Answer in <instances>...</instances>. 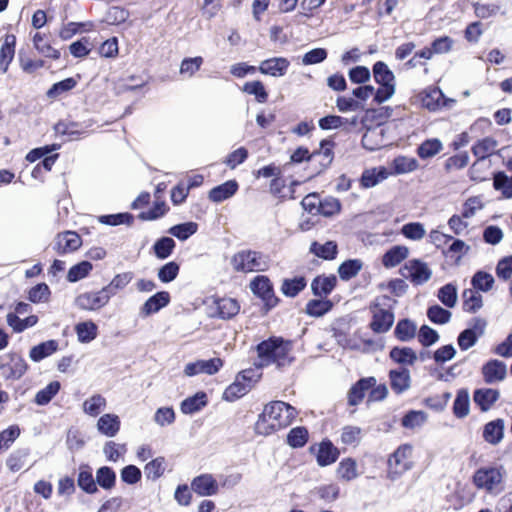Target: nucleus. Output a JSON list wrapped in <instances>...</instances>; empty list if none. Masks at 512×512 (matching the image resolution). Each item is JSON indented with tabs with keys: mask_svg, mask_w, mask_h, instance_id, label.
Here are the masks:
<instances>
[{
	"mask_svg": "<svg viewBox=\"0 0 512 512\" xmlns=\"http://www.w3.org/2000/svg\"><path fill=\"white\" fill-rule=\"evenodd\" d=\"M165 469L166 462L164 457H157L145 465L144 473L147 479L155 481L164 474Z\"/></svg>",
	"mask_w": 512,
	"mask_h": 512,
	"instance_id": "864d4df0",
	"label": "nucleus"
},
{
	"mask_svg": "<svg viewBox=\"0 0 512 512\" xmlns=\"http://www.w3.org/2000/svg\"><path fill=\"white\" fill-rule=\"evenodd\" d=\"M231 266L234 271L242 273L265 271L269 258L259 251L242 250L232 256Z\"/></svg>",
	"mask_w": 512,
	"mask_h": 512,
	"instance_id": "20e7f679",
	"label": "nucleus"
},
{
	"mask_svg": "<svg viewBox=\"0 0 512 512\" xmlns=\"http://www.w3.org/2000/svg\"><path fill=\"white\" fill-rule=\"evenodd\" d=\"M416 330L417 327L412 321L404 319L397 323L394 333L399 340L408 341L415 336Z\"/></svg>",
	"mask_w": 512,
	"mask_h": 512,
	"instance_id": "e2e57ef3",
	"label": "nucleus"
},
{
	"mask_svg": "<svg viewBox=\"0 0 512 512\" xmlns=\"http://www.w3.org/2000/svg\"><path fill=\"white\" fill-rule=\"evenodd\" d=\"M294 407L283 401H273L267 404L255 423V432L267 436L289 426L296 417Z\"/></svg>",
	"mask_w": 512,
	"mask_h": 512,
	"instance_id": "f257e3e1",
	"label": "nucleus"
},
{
	"mask_svg": "<svg viewBox=\"0 0 512 512\" xmlns=\"http://www.w3.org/2000/svg\"><path fill=\"white\" fill-rule=\"evenodd\" d=\"M242 90L247 94L254 95L259 103H265L268 99V93L261 81L246 82Z\"/></svg>",
	"mask_w": 512,
	"mask_h": 512,
	"instance_id": "338daca9",
	"label": "nucleus"
},
{
	"mask_svg": "<svg viewBox=\"0 0 512 512\" xmlns=\"http://www.w3.org/2000/svg\"><path fill=\"white\" fill-rule=\"evenodd\" d=\"M376 384L374 377L360 379L349 391L348 402L350 405H358L364 398L366 392Z\"/></svg>",
	"mask_w": 512,
	"mask_h": 512,
	"instance_id": "b1692460",
	"label": "nucleus"
},
{
	"mask_svg": "<svg viewBox=\"0 0 512 512\" xmlns=\"http://www.w3.org/2000/svg\"><path fill=\"white\" fill-rule=\"evenodd\" d=\"M77 484L87 494H96L99 491L92 468L87 464L79 467Z\"/></svg>",
	"mask_w": 512,
	"mask_h": 512,
	"instance_id": "a878e982",
	"label": "nucleus"
},
{
	"mask_svg": "<svg viewBox=\"0 0 512 512\" xmlns=\"http://www.w3.org/2000/svg\"><path fill=\"white\" fill-rule=\"evenodd\" d=\"M29 455L28 449H19L9 455L6 460V465L11 472H18L26 463Z\"/></svg>",
	"mask_w": 512,
	"mask_h": 512,
	"instance_id": "052dcab7",
	"label": "nucleus"
},
{
	"mask_svg": "<svg viewBox=\"0 0 512 512\" xmlns=\"http://www.w3.org/2000/svg\"><path fill=\"white\" fill-rule=\"evenodd\" d=\"M385 130L380 125L373 128H368L362 137V145L365 149L374 151L385 146L386 140L384 138Z\"/></svg>",
	"mask_w": 512,
	"mask_h": 512,
	"instance_id": "6ab92c4d",
	"label": "nucleus"
},
{
	"mask_svg": "<svg viewBox=\"0 0 512 512\" xmlns=\"http://www.w3.org/2000/svg\"><path fill=\"white\" fill-rule=\"evenodd\" d=\"M191 489L198 496H213L218 492V483L211 474H201L191 482Z\"/></svg>",
	"mask_w": 512,
	"mask_h": 512,
	"instance_id": "ddd939ff",
	"label": "nucleus"
},
{
	"mask_svg": "<svg viewBox=\"0 0 512 512\" xmlns=\"http://www.w3.org/2000/svg\"><path fill=\"white\" fill-rule=\"evenodd\" d=\"M60 382L52 381L45 388L39 390L35 395V403L38 405L48 404L60 390Z\"/></svg>",
	"mask_w": 512,
	"mask_h": 512,
	"instance_id": "4d7b16f0",
	"label": "nucleus"
},
{
	"mask_svg": "<svg viewBox=\"0 0 512 512\" xmlns=\"http://www.w3.org/2000/svg\"><path fill=\"white\" fill-rule=\"evenodd\" d=\"M409 250L406 246L396 245L386 251L382 256V264L385 268H393L408 257Z\"/></svg>",
	"mask_w": 512,
	"mask_h": 512,
	"instance_id": "c756f323",
	"label": "nucleus"
},
{
	"mask_svg": "<svg viewBox=\"0 0 512 512\" xmlns=\"http://www.w3.org/2000/svg\"><path fill=\"white\" fill-rule=\"evenodd\" d=\"M50 288L46 283H39L28 291V300L32 303H46L50 298Z\"/></svg>",
	"mask_w": 512,
	"mask_h": 512,
	"instance_id": "680f3d73",
	"label": "nucleus"
},
{
	"mask_svg": "<svg viewBox=\"0 0 512 512\" xmlns=\"http://www.w3.org/2000/svg\"><path fill=\"white\" fill-rule=\"evenodd\" d=\"M292 342L281 337H271L257 345V367H267L276 364L278 367L290 365L294 360L292 356Z\"/></svg>",
	"mask_w": 512,
	"mask_h": 512,
	"instance_id": "f03ea898",
	"label": "nucleus"
},
{
	"mask_svg": "<svg viewBox=\"0 0 512 512\" xmlns=\"http://www.w3.org/2000/svg\"><path fill=\"white\" fill-rule=\"evenodd\" d=\"M390 357L397 363L412 365L417 360V355L411 348H398L395 347L390 351Z\"/></svg>",
	"mask_w": 512,
	"mask_h": 512,
	"instance_id": "6e6d98bb",
	"label": "nucleus"
},
{
	"mask_svg": "<svg viewBox=\"0 0 512 512\" xmlns=\"http://www.w3.org/2000/svg\"><path fill=\"white\" fill-rule=\"evenodd\" d=\"M463 297V309L467 312H476L478 311L482 305V295L473 289H467L462 294Z\"/></svg>",
	"mask_w": 512,
	"mask_h": 512,
	"instance_id": "603ef678",
	"label": "nucleus"
},
{
	"mask_svg": "<svg viewBox=\"0 0 512 512\" xmlns=\"http://www.w3.org/2000/svg\"><path fill=\"white\" fill-rule=\"evenodd\" d=\"M95 480L97 487L110 491L116 485V473L112 468L102 466L96 471Z\"/></svg>",
	"mask_w": 512,
	"mask_h": 512,
	"instance_id": "4c0bfd02",
	"label": "nucleus"
},
{
	"mask_svg": "<svg viewBox=\"0 0 512 512\" xmlns=\"http://www.w3.org/2000/svg\"><path fill=\"white\" fill-rule=\"evenodd\" d=\"M197 230H198V224L190 221V222H185L182 224L172 226L168 230V233L181 241H185L190 236L194 235L197 232Z\"/></svg>",
	"mask_w": 512,
	"mask_h": 512,
	"instance_id": "5fc2aeb1",
	"label": "nucleus"
},
{
	"mask_svg": "<svg viewBox=\"0 0 512 512\" xmlns=\"http://www.w3.org/2000/svg\"><path fill=\"white\" fill-rule=\"evenodd\" d=\"M59 347L56 340H48L38 345L33 346L29 351V358L33 362H40L43 359L53 355Z\"/></svg>",
	"mask_w": 512,
	"mask_h": 512,
	"instance_id": "7c9ffc66",
	"label": "nucleus"
},
{
	"mask_svg": "<svg viewBox=\"0 0 512 512\" xmlns=\"http://www.w3.org/2000/svg\"><path fill=\"white\" fill-rule=\"evenodd\" d=\"M413 447L403 444L390 456L388 460L390 474L400 475L412 467Z\"/></svg>",
	"mask_w": 512,
	"mask_h": 512,
	"instance_id": "0eeeda50",
	"label": "nucleus"
},
{
	"mask_svg": "<svg viewBox=\"0 0 512 512\" xmlns=\"http://www.w3.org/2000/svg\"><path fill=\"white\" fill-rule=\"evenodd\" d=\"M120 418L116 414L106 413L99 417L96 428L97 431L106 437H115L120 431Z\"/></svg>",
	"mask_w": 512,
	"mask_h": 512,
	"instance_id": "2eb2a0df",
	"label": "nucleus"
},
{
	"mask_svg": "<svg viewBox=\"0 0 512 512\" xmlns=\"http://www.w3.org/2000/svg\"><path fill=\"white\" fill-rule=\"evenodd\" d=\"M310 252L325 260H332L337 254V244L334 241H327L324 244L313 242L310 246Z\"/></svg>",
	"mask_w": 512,
	"mask_h": 512,
	"instance_id": "49530a36",
	"label": "nucleus"
},
{
	"mask_svg": "<svg viewBox=\"0 0 512 512\" xmlns=\"http://www.w3.org/2000/svg\"><path fill=\"white\" fill-rule=\"evenodd\" d=\"M393 174H405L415 171L418 168V161L415 158L407 156L396 157L392 162Z\"/></svg>",
	"mask_w": 512,
	"mask_h": 512,
	"instance_id": "09e8293b",
	"label": "nucleus"
},
{
	"mask_svg": "<svg viewBox=\"0 0 512 512\" xmlns=\"http://www.w3.org/2000/svg\"><path fill=\"white\" fill-rule=\"evenodd\" d=\"M392 173L383 166L366 169L361 176V185L364 188H372L387 179Z\"/></svg>",
	"mask_w": 512,
	"mask_h": 512,
	"instance_id": "4be33fe9",
	"label": "nucleus"
},
{
	"mask_svg": "<svg viewBox=\"0 0 512 512\" xmlns=\"http://www.w3.org/2000/svg\"><path fill=\"white\" fill-rule=\"evenodd\" d=\"M434 363L430 366V375L438 380H446L448 369L445 367L448 361V345H444L433 353Z\"/></svg>",
	"mask_w": 512,
	"mask_h": 512,
	"instance_id": "4468645a",
	"label": "nucleus"
},
{
	"mask_svg": "<svg viewBox=\"0 0 512 512\" xmlns=\"http://www.w3.org/2000/svg\"><path fill=\"white\" fill-rule=\"evenodd\" d=\"M290 67V61L285 57H272L266 60H263L258 70L260 73L264 75H269L271 77H283L286 75L288 69Z\"/></svg>",
	"mask_w": 512,
	"mask_h": 512,
	"instance_id": "f8f14e48",
	"label": "nucleus"
},
{
	"mask_svg": "<svg viewBox=\"0 0 512 512\" xmlns=\"http://www.w3.org/2000/svg\"><path fill=\"white\" fill-rule=\"evenodd\" d=\"M401 275L415 285H421L431 277L428 266L420 260H409L400 269Z\"/></svg>",
	"mask_w": 512,
	"mask_h": 512,
	"instance_id": "6e6552de",
	"label": "nucleus"
},
{
	"mask_svg": "<svg viewBox=\"0 0 512 512\" xmlns=\"http://www.w3.org/2000/svg\"><path fill=\"white\" fill-rule=\"evenodd\" d=\"M497 146L498 143L495 139L486 137L473 145L472 152L477 159L486 161L489 156L495 153Z\"/></svg>",
	"mask_w": 512,
	"mask_h": 512,
	"instance_id": "473e14b6",
	"label": "nucleus"
},
{
	"mask_svg": "<svg viewBox=\"0 0 512 512\" xmlns=\"http://www.w3.org/2000/svg\"><path fill=\"white\" fill-rule=\"evenodd\" d=\"M421 102L428 110L435 111L446 104V99L439 88L430 87L422 93Z\"/></svg>",
	"mask_w": 512,
	"mask_h": 512,
	"instance_id": "c85d7f7f",
	"label": "nucleus"
},
{
	"mask_svg": "<svg viewBox=\"0 0 512 512\" xmlns=\"http://www.w3.org/2000/svg\"><path fill=\"white\" fill-rule=\"evenodd\" d=\"M106 405L107 401L104 396L101 394H93L83 402L82 409L86 415L97 417L105 410Z\"/></svg>",
	"mask_w": 512,
	"mask_h": 512,
	"instance_id": "72a5a7b5",
	"label": "nucleus"
},
{
	"mask_svg": "<svg viewBox=\"0 0 512 512\" xmlns=\"http://www.w3.org/2000/svg\"><path fill=\"white\" fill-rule=\"evenodd\" d=\"M336 474L340 480L350 482L358 478L362 472L358 469L357 461L351 457H347L339 462Z\"/></svg>",
	"mask_w": 512,
	"mask_h": 512,
	"instance_id": "5701e85b",
	"label": "nucleus"
},
{
	"mask_svg": "<svg viewBox=\"0 0 512 512\" xmlns=\"http://www.w3.org/2000/svg\"><path fill=\"white\" fill-rule=\"evenodd\" d=\"M373 77L378 85L396 84L393 72L382 61H377L373 65Z\"/></svg>",
	"mask_w": 512,
	"mask_h": 512,
	"instance_id": "a18cd8bd",
	"label": "nucleus"
},
{
	"mask_svg": "<svg viewBox=\"0 0 512 512\" xmlns=\"http://www.w3.org/2000/svg\"><path fill=\"white\" fill-rule=\"evenodd\" d=\"M394 322L392 312L375 307L373 310V320L370 324L372 330L376 333L387 332Z\"/></svg>",
	"mask_w": 512,
	"mask_h": 512,
	"instance_id": "412c9836",
	"label": "nucleus"
},
{
	"mask_svg": "<svg viewBox=\"0 0 512 512\" xmlns=\"http://www.w3.org/2000/svg\"><path fill=\"white\" fill-rule=\"evenodd\" d=\"M485 382L495 383L502 381L507 374V366L500 360H490L482 368Z\"/></svg>",
	"mask_w": 512,
	"mask_h": 512,
	"instance_id": "dca6fc26",
	"label": "nucleus"
},
{
	"mask_svg": "<svg viewBox=\"0 0 512 512\" xmlns=\"http://www.w3.org/2000/svg\"><path fill=\"white\" fill-rule=\"evenodd\" d=\"M16 37L6 34L0 47V72L6 73L15 55Z\"/></svg>",
	"mask_w": 512,
	"mask_h": 512,
	"instance_id": "f3484780",
	"label": "nucleus"
},
{
	"mask_svg": "<svg viewBox=\"0 0 512 512\" xmlns=\"http://www.w3.org/2000/svg\"><path fill=\"white\" fill-rule=\"evenodd\" d=\"M132 279L133 273L131 272L119 273L115 275L113 279L110 281V283L104 286L103 289L111 299L114 295H116L118 290L124 289L131 282Z\"/></svg>",
	"mask_w": 512,
	"mask_h": 512,
	"instance_id": "c03bdc74",
	"label": "nucleus"
},
{
	"mask_svg": "<svg viewBox=\"0 0 512 512\" xmlns=\"http://www.w3.org/2000/svg\"><path fill=\"white\" fill-rule=\"evenodd\" d=\"M76 84L77 82L74 78H66L53 84L51 88L46 92V96L52 100L59 99L64 94L72 90Z\"/></svg>",
	"mask_w": 512,
	"mask_h": 512,
	"instance_id": "3c124183",
	"label": "nucleus"
},
{
	"mask_svg": "<svg viewBox=\"0 0 512 512\" xmlns=\"http://www.w3.org/2000/svg\"><path fill=\"white\" fill-rule=\"evenodd\" d=\"M363 263L359 259H351L343 262L338 269L339 276L342 280H349L355 277L362 269Z\"/></svg>",
	"mask_w": 512,
	"mask_h": 512,
	"instance_id": "13d9d810",
	"label": "nucleus"
},
{
	"mask_svg": "<svg viewBox=\"0 0 512 512\" xmlns=\"http://www.w3.org/2000/svg\"><path fill=\"white\" fill-rule=\"evenodd\" d=\"M390 385L396 394H402L410 388V372L406 368H398L389 372Z\"/></svg>",
	"mask_w": 512,
	"mask_h": 512,
	"instance_id": "aec40b11",
	"label": "nucleus"
},
{
	"mask_svg": "<svg viewBox=\"0 0 512 512\" xmlns=\"http://www.w3.org/2000/svg\"><path fill=\"white\" fill-rule=\"evenodd\" d=\"M337 279L335 276H318L316 277L312 284L311 288L316 296H327L332 292L336 285Z\"/></svg>",
	"mask_w": 512,
	"mask_h": 512,
	"instance_id": "58836bf2",
	"label": "nucleus"
},
{
	"mask_svg": "<svg viewBox=\"0 0 512 512\" xmlns=\"http://www.w3.org/2000/svg\"><path fill=\"white\" fill-rule=\"evenodd\" d=\"M339 456L337 448L330 441H322L319 444L316 460L317 464L321 467H325L333 464Z\"/></svg>",
	"mask_w": 512,
	"mask_h": 512,
	"instance_id": "bb28decb",
	"label": "nucleus"
},
{
	"mask_svg": "<svg viewBox=\"0 0 512 512\" xmlns=\"http://www.w3.org/2000/svg\"><path fill=\"white\" fill-rule=\"evenodd\" d=\"M38 323V317L36 315H30L25 319H21L19 316L13 313L7 314V324L16 333H21L27 328H31Z\"/></svg>",
	"mask_w": 512,
	"mask_h": 512,
	"instance_id": "79ce46f5",
	"label": "nucleus"
},
{
	"mask_svg": "<svg viewBox=\"0 0 512 512\" xmlns=\"http://www.w3.org/2000/svg\"><path fill=\"white\" fill-rule=\"evenodd\" d=\"M493 186L500 190L505 198H512V177L508 178L503 172L494 176Z\"/></svg>",
	"mask_w": 512,
	"mask_h": 512,
	"instance_id": "774afa93",
	"label": "nucleus"
},
{
	"mask_svg": "<svg viewBox=\"0 0 512 512\" xmlns=\"http://www.w3.org/2000/svg\"><path fill=\"white\" fill-rule=\"evenodd\" d=\"M223 366V361L220 358H212L208 360H197L186 364L184 374L187 377L196 376L199 374L214 375Z\"/></svg>",
	"mask_w": 512,
	"mask_h": 512,
	"instance_id": "9d476101",
	"label": "nucleus"
},
{
	"mask_svg": "<svg viewBox=\"0 0 512 512\" xmlns=\"http://www.w3.org/2000/svg\"><path fill=\"white\" fill-rule=\"evenodd\" d=\"M469 394L466 390H460L457 393L456 399L453 405V412L458 418H464L469 413Z\"/></svg>",
	"mask_w": 512,
	"mask_h": 512,
	"instance_id": "69168bd1",
	"label": "nucleus"
},
{
	"mask_svg": "<svg viewBox=\"0 0 512 512\" xmlns=\"http://www.w3.org/2000/svg\"><path fill=\"white\" fill-rule=\"evenodd\" d=\"M237 190L238 183L235 180H229L212 188L208 197L212 202L220 203L231 198L237 192Z\"/></svg>",
	"mask_w": 512,
	"mask_h": 512,
	"instance_id": "393cba45",
	"label": "nucleus"
},
{
	"mask_svg": "<svg viewBox=\"0 0 512 512\" xmlns=\"http://www.w3.org/2000/svg\"><path fill=\"white\" fill-rule=\"evenodd\" d=\"M332 308V302L327 299L310 300L306 305V313L313 317H321Z\"/></svg>",
	"mask_w": 512,
	"mask_h": 512,
	"instance_id": "bf43d9fd",
	"label": "nucleus"
},
{
	"mask_svg": "<svg viewBox=\"0 0 512 512\" xmlns=\"http://www.w3.org/2000/svg\"><path fill=\"white\" fill-rule=\"evenodd\" d=\"M109 301V295L101 288L98 291H88L79 294L75 298V306L85 311H97L106 306Z\"/></svg>",
	"mask_w": 512,
	"mask_h": 512,
	"instance_id": "423d86ee",
	"label": "nucleus"
},
{
	"mask_svg": "<svg viewBox=\"0 0 512 512\" xmlns=\"http://www.w3.org/2000/svg\"><path fill=\"white\" fill-rule=\"evenodd\" d=\"M28 370L25 359L16 352L0 356V373L5 380H19Z\"/></svg>",
	"mask_w": 512,
	"mask_h": 512,
	"instance_id": "39448f33",
	"label": "nucleus"
},
{
	"mask_svg": "<svg viewBox=\"0 0 512 512\" xmlns=\"http://www.w3.org/2000/svg\"><path fill=\"white\" fill-rule=\"evenodd\" d=\"M217 315L222 319H230L240 311L239 303L232 298H222L215 302Z\"/></svg>",
	"mask_w": 512,
	"mask_h": 512,
	"instance_id": "c9c22d12",
	"label": "nucleus"
},
{
	"mask_svg": "<svg viewBox=\"0 0 512 512\" xmlns=\"http://www.w3.org/2000/svg\"><path fill=\"white\" fill-rule=\"evenodd\" d=\"M499 396V391L496 389L482 388L474 392L473 399L482 411H488L498 400Z\"/></svg>",
	"mask_w": 512,
	"mask_h": 512,
	"instance_id": "2f4dec72",
	"label": "nucleus"
},
{
	"mask_svg": "<svg viewBox=\"0 0 512 512\" xmlns=\"http://www.w3.org/2000/svg\"><path fill=\"white\" fill-rule=\"evenodd\" d=\"M253 294L263 300L268 308L276 306L278 299L274 295L273 286L268 277L256 276L249 285Z\"/></svg>",
	"mask_w": 512,
	"mask_h": 512,
	"instance_id": "1a4fd4ad",
	"label": "nucleus"
},
{
	"mask_svg": "<svg viewBox=\"0 0 512 512\" xmlns=\"http://www.w3.org/2000/svg\"><path fill=\"white\" fill-rule=\"evenodd\" d=\"M448 51V37L443 36L434 40L430 47H426L419 52V56L425 60H430L434 55L446 53Z\"/></svg>",
	"mask_w": 512,
	"mask_h": 512,
	"instance_id": "de8ad7c7",
	"label": "nucleus"
},
{
	"mask_svg": "<svg viewBox=\"0 0 512 512\" xmlns=\"http://www.w3.org/2000/svg\"><path fill=\"white\" fill-rule=\"evenodd\" d=\"M33 45L35 49L45 57L53 59L60 57V52L50 45L45 34L40 32L35 33L33 36Z\"/></svg>",
	"mask_w": 512,
	"mask_h": 512,
	"instance_id": "a19ab883",
	"label": "nucleus"
},
{
	"mask_svg": "<svg viewBox=\"0 0 512 512\" xmlns=\"http://www.w3.org/2000/svg\"><path fill=\"white\" fill-rule=\"evenodd\" d=\"M506 470L502 465H489L477 469L473 482L478 489L497 495L504 490Z\"/></svg>",
	"mask_w": 512,
	"mask_h": 512,
	"instance_id": "7ed1b4c3",
	"label": "nucleus"
},
{
	"mask_svg": "<svg viewBox=\"0 0 512 512\" xmlns=\"http://www.w3.org/2000/svg\"><path fill=\"white\" fill-rule=\"evenodd\" d=\"M75 332L80 343H90L97 337V325L91 321L80 322L75 326Z\"/></svg>",
	"mask_w": 512,
	"mask_h": 512,
	"instance_id": "ea45409f",
	"label": "nucleus"
},
{
	"mask_svg": "<svg viewBox=\"0 0 512 512\" xmlns=\"http://www.w3.org/2000/svg\"><path fill=\"white\" fill-rule=\"evenodd\" d=\"M443 149L442 142L437 138L427 139L417 149L421 159H428L437 155Z\"/></svg>",
	"mask_w": 512,
	"mask_h": 512,
	"instance_id": "8fccbe9b",
	"label": "nucleus"
},
{
	"mask_svg": "<svg viewBox=\"0 0 512 512\" xmlns=\"http://www.w3.org/2000/svg\"><path fill=\"white\" fill-rule=\"evenodd\" d=\"M427 421V414L421 410H410L401 420V425L405 429L418 430L424 426Z\"/></svg>",
	"mask_w": 512,
	"mask_h": 512,
	"instance_id": "f704fd0d",
	"label": "nucleus"
},
{
	"mask_svg": "<svg viewBox=\"0 0 512 512\" xmlns=\"http://www.w3.org/2000/svg\"><path fill=\"white\" fill-rule=\"evenodd\" d=\"M207 405V395L204 392H198L195 395L186 398L181 403V411L184 414H193L200 411Z\"/></svg>",
	"mask_w": 512,
	"mask_h": 512,
	"instance_id": "e433bc0d",
	"label": "nucleus"
},
{
	"mask_svg": "<svg viewBox=\"0 0 512 512\" xmlns=\"http://www.w3.org/2000/svg\"><path fill=\"white\" fill-rule=\"evenodd\" d=\"M250 389L251 385L249 382L242 381L241 378L236 377L235 381L226 388L224 399L234 401L247 394Z\"/></svg>",
	"mask_w": 512,
	"mask_h": 512,
	"instance_id": "37998d69",
	"label": "nucleus"
},
{
	"mask_svg": "<svg viewBox=\"0 0 512 512\" xmlns=\"http://www.w3.org/2000/svg\"><path fill=\"white\" fill-rule=\"evenodd\" d=\"M504 437V420L496 419L488 422L483 429V438L492 445L499 444Z\"/></svg>",
	"mask_w": 512,
	"mask_h": 512,
	"instance_id": "cd10ccee",
	"label": "nucleus"
},
{
	"mask_svg": "<svg viewBox=\"0 0 512 512\" xmlns=\"http://www.w3.org/2000/svg\"><path fill=\"white\" fill-rule=\"evenodd\" d=\"M169 302L170 295L168 292H158L145 301L140 309V314L143 317H147L151 314L157 313L159 310L167 306Z\"/></svg>",
	"mask_w": 512,
	"mask_h": 512,
	"instance_id": "a211bd4d",
	"label": "nucleus"
},
{
	"mask_svg": "<svg viewBox=\"0 0 512 512\" xmlns=\"http://www.w3.org/2000/svg\"><path fill=\"white\" fill-rule=\"evenodd\" d=\"M175 245V241L172 238L162 237L155 242L153 246L154 253L157 258L166 259L172 254Z\"/></svg>",
	"mask_w": 512,
	"mask_h": 512,
	"instance_id": "0e129e2a",
	"label": "nucleus"
},
{
	"mask_svg": "<svg viewBox=\"0 0 512 512\" xmlns=\"http://www.w3.org/2000/svg\"><path fill=\"white\" fill-rule=\"evenodd\" d=\"M82 244L81 237L73 231L59 233L53 244V249L60 255L76 251Z\"/></svg>",
	"mask_w": 512,
	"mask_h": 512,
	"instance_id": "9b49d317",
	"label": "nucleus"
}]
</instances>
